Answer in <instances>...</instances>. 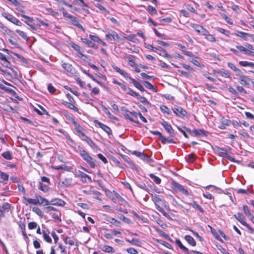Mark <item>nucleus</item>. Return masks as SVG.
Segmentation results:
<instances>
[{"label":"nucleus","instance_id":"nucleus-1","mask_svg":"<svg viewBox=\"0 0 254 254\" xmlns=\"http://www.w3.org/2000/svg\"><path fill=\"white\" fill-rule=\"evenodd\" d=\"M112 67L116 72L119 73L125 78H128L131 81V83L133 84V85L140 91L143 92L145 91V89L143 88V87L138 81L129 76L128 74L126 71L121 69V68H120L119 67L116 65H113Z\"/></svg>","mask_w":254,"mask_h":254},{"label":"nucleus","instance_id":"nucleus-2","mask_svg":"<svg viewBox=\"0 0 254 254\" xmlns=\"http://www.w3.org/2000/svg\"><path fill=\"white\" fill-rule=\"evenodd\" d=\"M245 47L242 46H236V47L237 49L241 52H244L246 55L254 57V48L251 44L246 43L244 44Z\"/></svg>","mask_w":254,"mask_h":254},{"label":"nucleus","instance_id":"nucleus-3","mask_svg":"<svg viewBox=\"0 0 254 254\" xmlns=\"http://www.w3.org/2000/svg\"><path fill=\"white\" fill-rule=\"evenodd\" d=\"M80 155L82 156V158L89 164L91 168H94L95 167L96 160L91 157L85 150H80Z\"/></svg>","mask_w":254,"mask_h":254},{"label":"nucleus","instance_id":"nucleus-4","mask_svg":"<svg viewBox=\"0 0 254 254\" xmlns=\"http://www.w3.org/2000/svg\"><path fill=\"white\" fill-rule=\"evenodd\" d=\"M124 115H125V117L127 119H128L131 122H132L135 123L136 124H139L138 121H135L134 120L135 119L137 118V112H134V111L130 112L127 110H125Z\"/></svg>","mask_w":254,"mask_h":254},{"label":"nucleus","instance_id":"nucleus-5","mask_svg":"<svg viewBox=\"0 0 254 254\" xmlns=\"http://www.w3.org/2000/svg\"><path fill=\"white\" fill-rule=\"evenodd\" d=\"M2 16L7 20L17 26H21L22 25V23L18 19L10 13L4 12L2 13Z\"/></svg>","mask_w":254,"mask_h":254},{"label":"nucleus","instance_id":"nucleus-6","mask_svg":"<svg viewBox=\"0 0 254 254\" xmlns=\"http://www.w3.org/2000/svg\"><path fill=\"white\" fill-rule=\"evenodd\" d=\"M106 34L105 35V37L107 39L109 40H112V39L116 40L118 41H119L121 39L120 37L119 36V35L117 34L116 32L113 30H107L106 31Z\"/></svg>","mask_w":254,"mask_h":254},{"label":"nucleus","instance_id":"nucleus-7","mask_svg":"<svg viewBox=\"0 0 254 254\" xmlns=\"http://www.w3.org/2000/svg\"><path fill=\"white\" fill-rule=\"evenodd\" d=\"M173 112L176 116L183 118L187 116V113L185 109L180 106H176L172 109Z\"/></svg>","mask_w":254,"mask_h":254},{"label":"nucleus","instance_id":"nucleus-8","mask_svg":"<svg viewBox=\"0 0 254 254\" xmlns=\"http://www.w3.org/2000/svg\"><path fill=\"white\" fill-rule=\"evenodd\" d=\"M94 123L95 125H98L100 128H101L105 132H106L109 135H110L112 133V131L110 127L102 124L98 120H95Z\"/></svg>","mask_w":254,"mask_h":254},{"label":"nucleus","instance_id":"nucleus-9","mask_svg":"<svg viewBox=\"0 0 254 254\" xmlns=\"http://www.w3.org/2000/svg\"><path fill=\"white\" fill-rule=\"evenodd\" d=\"M172 185L174 187V189H177L178 190L181 191L184 194H185L186 195H189V193L188 191V190H187L183 187V186H182L181 185L179 184L178 183H177V182H176L175 181H173L172 182Z\"/></svg>","mask_w":254,"mask_h":254},{"label":"nucleus","instance_id":"nucleus-10","mask_svg":"<svg viewBox=\"0 0 254 254\" xmlns=\"http://www.w3.org/2000/svg\"><path fill=\"white\" fill-rule=\"evenodd\" d=\"M217 152L219 156L223 157H225L229 159V160L231 161L232 162H235V159L234 158L230 156V155H229L227 153V151L224 149L219 148L218 149Z\"/></svg>","mask_w":254,"mask_h":254},{"label":"nucleus","instance_id":"nucleus-11","mask_svg":"<svg viewBox=\"0 0 254 254\" xmlns=\"http://www.w3.org/2000/svg\"><path fill=\"white\" fill-rule=\"evenodd\" d=\"M161 125L164 127L166 131L171 136H175V133L174 130L170 125H169L167 122L163 121L161 123Z\"/></svg>","mask_w":254,"mask_h":254},{"label":"nucleus","instance_id":"nucleus-12","mask_svg":"<svg viewBox=\"0 0 254 254\" xmlns=\"http://www.w3.org/2000/svg\"><path fill=\"white\" fill-rule=\"evenodd\" d=\"M239 81L240 84L242 85L246 86H249V83L250 82L252 81V79L247 76L240 75L239 77Z\"/></svg>","mask_w":254,"mask_h":254},{"label":"nucleus","instance_id":"nucleus-13","mask_svg":"<svg viewBox=\"0 0 254 254\" xmlns=\"http://www.w3.org/2000/svg\"><path fill=\"white\" fill-rule=\"evenodd\" d=\"M50 203V204L59 206H64L66 204V202L64 200L59 198H55L51 199Z\"/></svg>","mask_w":254,"mask_h":254},{"label":"nucleus","instance_id":"nucleus-14","mask_svg":"<svg viewBox=\"0 0 254 254\" xmlns=\"http://www.w3.org/2000/svg\"><path fill=\"white\" fill-rule=\"evenodd\" d=\"M70 20V22L73 25L76 26L83 31H85L84 27L79 23L78 20L74 16H72Z\"/></svg>","mask_w":254,"mask_h":254},{"label":"nucleus","instance_id":"nucleus-15","mask_svg":"<svg viewBox=\"0 0 254 254\" xmlns=\"http://www.w3.org/2000/svg\"><path fill=\"white\" fill-rule=\"evenodd\" d=\"M23 199L27 202V203L26 204V205H27L28 203L32 204L33 205H38V203H39L38 195H36L35 198H28L25 196H23Z\"/></svg>","mask_w":254,"mask_h":254},{"label":"nucleus","instance_id":"nucleus-16","mask_svg":"<svg viewBox=\"0 0 254 254\" xmlns=\"http://www.w3.org/2000/svg\"><path fill=\"white\" fill-rule=\"evenodd\" d=\"M72 123L74 126L75 130L78 133L79 136L80 137H81L82 134H84L83 132V127L80 125H79L77 122H76L74 120H73Z\"/></svg>","mask_w":254,"mask_h":254},{"label":"nucleus","instance_id":"nucleus-17","mask_svg":"<svg viewBox=\"0 0 254 254\" xmlns=\"http://www.w3.org/2000/svg\"><path fill=\"white\" fill-rule=\"evenodd\" d=\"M62 66L67 72L73 73L74 69L71 64L62 62Z\"/></svg>","mask_w":254,"mask_h":254},{"label":"nucleus","instance_id":"nucleus-18","mask_svg":"<svg viewBox=\"0 0 254 254\" xmlns=\"http://www.w3.org/2000/svg\"><path fill=\"white\" fill-rule=\"evenodd\" d=\"M192 135L196 136H202L206 135V131L203 129H194L192 130Z\"/></svg>","mask_w":254,"mask_h":254},{"label":"nucleus","instance_id":"nucleus-19","mask_svg":"<svg viewBox=\"0 0 254 254\" xmlns=\"http://www.w3.org/2000/svg\"><path fill=\"white\" fill-rule=\"evenodd\" d=\"M124 58L126 59L128 64L132 67H134L135 65V63L134 61L135 59V57L132 55H126L124 57Z\"/></svg>","mask_w":254,"mask_h":254},{"label":"nucleus","instance_id":"nucleus-20","mask_svg":"<svg viewBox=\"0 0 254 254\" xmlns=\"http://www.w3.org/2000/svg\"><path fill=\"white\" fill-rule=\"evenodd\" d=\"M234 217L243 225L246 223L245 221V217L241 213L239 212L235 214Z\"/></svg>","mask_w":254,"mask_h":254},{"label":"nucleus","instance_id":"nucleus-21","mask_svg":"<svg viewBox=\"0 0 254 254\" xmlns=\"http://www.w3.org/2000/svg\"><path fill=\"white\" fill-rule=\"evenodd\" d=\"M100 249L105 253H112L115 252V250L113 248L107 245H101Z\"/></svg>","mask_w":254,"mask_h":254},{"label":"nucleus","instance_id":"nucleus-22","mask_svg":"<svg viewBox=\"0 0 254 254\" xmlns=\"http://www.w3.org/2000/svg\"><path fill=\"white\" fill-rule=\"evenodd\" d=\"M176 244L178 246V247L185 253L187 254H190L189 251L187 248L185 247L181 243V242L178 239H176L175 241Z\"/></svg>","mask_w":254,"mask_h":254},{"label":"nucleus","instance_id":"nucleus-23","mask_svg":"<svg viewBox=\"0 0 254 254\" xmlns=\"http://www.w3.org/2000/svg\"><path fill=\"white\" fill-rule=\"evenodd\" d=\"M81 137L82 140L85 141L91 147L93 148L95 146V143L93 141L85 134H82Z\"/></svg>","mask_w":254,"mask_h":254},{"label":"nucleus","instance_id":"nucleus-24","mask_svg":"<svg viewBox=\"0 0 254 254\" xmlns=\"http://www.w3.org/2000/svg\"><path fill=\"white\" fill-rule=\"evenodd\" d=\"M188 204L189 205L191 206L193 208L198 210L200 212H201V213L204 212L203 209L195 201H193L189 203Z\"/></svg>","mask_w":254,"mask_h":254},{"label":"nucleus","instance_id":"nucleus-25","mask_svg":"<svg viewBox=\"0 0 254 254\" xmlns=\"http://www.w3.org/2000/svg\"><path fill=\"white\" fill-rule=\"evenodd\" d=\"M50 214L52 216L53 219L58 220L59 222H61L62 221V219L61 218V213L58 210H57L56 211L53 213H50Z\"/></svg>","mask_w":254,"mask_h":254},{"label":"nucleus","instance_id":"nucleus-26","mask_svg":"<svg viewBox=\"0 0 254 254\" xmlns=\"http://www.w3.org/2000/svg\"><path fill=\"white\" fill-rule=\"evenodd\" d=\"M190 26L193 28L198 33L200 34L201 31H203V29L204 28L203 26L195 23H191L190 24Z\"/></svg>","mask_w":254,"mask_h":254},{"label":"nucleus","instance_id":"nucleus-27","mask_svg":"<svg viewBox=\"0 0 254 254\" xmlns=\"http://www.w3.org/2000/svg\"><path fill=\"white\" fill-rule=\"evenodd\" d=\"M42 234L44 240L48 243H51L52 242V239L51 238L49 233H48L45 230L42 231Z\"/></svg>","mask_w":254,"mask_h":254},{"label":"nucleus","instance_id":"nucleus-28","mask_svg":"<svg viewBox=\"0 0 254 254\" xmlns=\"http://www.w3.org/2000/svg\"><path fill=\"white\" fill-rule=\"evenodd\" d=\"M38 198L39 201L38 205H49L50 204V201L42 197L41 196L38 195Z\"/></svg>","mask_w":254,"mask_h":254},{"label":"nucleus","instance_id":"nucleus-29","mask_svg":"<svg viewBox=\"0 0 254 254\" xmlns=\"http://www.w3.org/2000/svg\"><path fill=\"white\" fill-rule=\"evenodd\" d=\"M185 239L187 242L192 246H195L196 245V242L195 240L190 235H186L185 237Z\"/></svg>","mask_w":254,"mask_h":254},{"label":"nucleus","instance_id":"nucleus-30","mask_svg":"<svg viewBox=\"0 0 254 254\" xmlns=\"http://www.w3.org/2000/svg\"><path fill=\"white\" fill-rule=\"evenodd\" d=\"M64 105L67 108L71 109L75 112H78V109L72 103V102L68 103L67 102H64Z\"/></svg>","mask_w":254,"mask_h":254},{"label":"nucleus","instance_id":"nucleus-31","mask_svg":"<svg viewBox=\"0 0 254 254\" xmlns=\"http://www.w3.org/2000/svg\"><path fill=\"white\" fill-rule=\"evenodd\" d=\"M1 156L5 159L10 160L12 159V153L10 151H6L1 154Z\"/></svg>","mask_w":254,"mask_h":254},{"label":"nucleus","instance_id":"nucleus-32","mask_svg":"<svg viewBox=\"0 0 254 254\" xmlns=\"http://www.w3.org/2000/svg\"><path fill=\"white\" fill-rule=\"evenodd\" d=\"M239 64L242 66L245 67H250L251 68H254V63L252 62H249L247 61H240L239 63Z\"/></svg>","mask_w":254,"mask_h":254},{"label":"nucleus","instance_id":"nucleus-33","mask_svg":"<svg viewBox=\"0 0 254 254\" xmlns=\"http://www.w3.org/2000/svg\"><path fill=\"white\" fill-rule=\"evenodd\" d=\"M237 36L243 38L245 40H248L247 36H249L250 34L245 33L242 31H237V32L235 34Z\"/></svg>","mask_w":254,"mask_h":254},{"label":"nucleus","instance_id":"nucleus-34","mask_svg":"<svg viewBox=\"0 0 254 254\" xmlns=\"http://www.w3.org/2000/svg\"><path fill=\"white\" fill-rule=\"evenodd\" d=\"M61 183L63 185L69 187L72 185V178H64Z\"/></svg>","mask_w":254,"mask_h":254},{"label":"nucleus","instance_id":"nucleus-35","mask_svg":"<svg viewBox=\"0 0 254 254\" xmlns=\"http://www.w3.org/2000/svg\"><path fill=\"white\" fill-rule=\"evenodd\" d=\"M126 241L132 245L137 246H140L141 245V243L139 240L134 238H132L131 240L126 239Z\"/></svg>","mask_w":254,"mask_h":254},{"label":"nucleus","instance_id":"nucleus-36","mask_svg":"<svg viewBox=\"0 0 254 254\" xmlns=\"http://www.w3.org/2000/svg\"><path fill=\"white\" fill-rule=\"evenodd\" d=\"M55 168L57 170H64L67 171H71L72 169V167L65 165L58 166L56 167Z\"/></svg>","mask_w":254,"mask_h":254},{"label":"nucleus","instance_id":"nucleus-37","mask_svg":"<svg viewBox=\"0 0 254 254\" xmlns=\"http://www.w3.org/2000/svg\"><path fill=\"white\" fill-rule=\"evenodd\" d=\"M77 177L81 179V181L82 183H86L87 182V181H86L87 174H86L79 171V174L77 176Z\"/></svg>","mask_w":254,"mask_h":254},{"label":"nucleus","instance_id":"nucleus-38","mask_svg":"<svg viewBox=\"0 0 254 254\" xmlns=\"http://www.w3.org/2000/svg\"><path fill=\"white\" fill-rule=\"evenodd\" d=\"M161 141V142L163 144L175 143V141L173 139L168 137H165L164 135L162 136Z\"/></svg>","mask_w":254,"mask_h":254},{"label":"nucleus","instance_id":"nucleus-39","mask_svg":"<svg viewBox=\"0 0 254 254\" xmlns=\"http://www.w3.org/2000/svg\"><path fill=\"white\" fill-rule=\"evenodd\" d=\"M102 108L104 111V112L108 116V117L111 119H115L116 118L114 116H113L108 110V109L105 107L104 106H102Z\"/></svg>","mask_w":254,"mask_h":254},{"label":"nucleus","instance_id":"nucleus-40","mask_svg":"<svg viewBox=\"0 0 254 254\" xmlns=\"http://www.w3.org/2000/svg\"><path fill=\"white\" fill-rule=\"evenodd\" d=\"M81 41L90 47H93L95 45L91 41L86 38H81Z\"/></svg>","mask_w":254,"mask_h":254},{"label":"nucleus","instance_id":"nucleus-41","mask_svg":"<svg viewBox=\"0 0 254 254\" xmlns=\"http://www.w3.org/2000/svg\"><path fill=\"white\" fill-rule=\"evenodd\" d=\"M143 84L146 88L150 89V90H152L154 92H157V90L153 87L152 84H151L150 82H149L148 81H144Z\"/></svg>","mask_w":254,"mask_h":254},{"label":"nucleus","instance_id":"nucleus-42","mask_svg":"<svg viewBox=\"0 0 254 254\" xmlns=\"http://www.w3.org/2000/svg\"><path fill=\"white\" fill-rule=\"evenodd\" d=\"M32 211L38 216L41 217L43 216V212L39 208L37 207H34L32 208Z\"/></svg>","mask_w":254,"mask_h":254},{"label":"nucleus","instance_id":"nucleus-43","mask_svg":"<svg viewBox=\"0 0 254 254\" xmlns=\"http://www.w3.org/2000/svg\"><path fill=\"white\" fill-rule=\"evenodd\" d=\"M152 200L155 202V204H163V202L162 199L159 197L157 195H155L152 196Z\"/></svg>","mask_w":254,"mask_h":254},{"label":"nucleus","instance_id":"nucleus-44","mask_svg":"<svg viewBox=\"0 0 254 254\" xmlns=\"http://www.w3.org/2000/svg\"><path fill=\"white\" fill-rule=\"evenodd\" d=\"M38 188L44 192L48 191V187L47 185L43 184L41 182L39 183Z\"/></svg>","mask_w":254,"mask_h":254},{"label":"nucleus","instance_id":"nucleus-45","mask_svg":"<svg viewBox=\"0 0 254 254\" xmlns=\"http://www.w3.org/2000/svg\"><path fill=\"white\" fill-rule=\"evenodd\" d=\"M149 177L152 179L154 181V182L157 184H160L161 182V179L158 177L157 176H156L155 175H154V174H149Z\"/></svg>","mask_w":254,"mask_h":254},{"label":"nucleus","instance_id":"nucleus-46","mask_svg":"<svg viewBox=\"0 0 254 254\" xmlns=\"http://www.w3.org/2000/svg\"><path fill=\"white\" fill-rule=\"evenodd\" d=\"M15 31L20 36H21L24 39H26V40L28 39L27 34L25 32L22 31L20 30H18V29L16 30Z\"/></svg>","mask_w":254,"mask_h":254},{"label":"nucleus","instance_id":"nucleus-47","mask_svg":"<svg viewBox=\"0 0 254 254\" xmlns=\"http://www.w3.org/2000/svg\"><path fill=\"white\" fill-rule=\"evenodd\" d=\"M216 30L217 31L224 34L225 35H226L228 37L230 36V32L229 31L226 30L224 29H223V28H220V27L217 28Z\"/></svg>","mask_w":254,"mask_h":254},{"label":"nucleus","instance_id":"nucleus-48","mask_svg":"<svg viewBox=\"0 0 254 254\" xmlns=\"http://www.w3.org/2000/svg\"><path fill=\"white\" fill-rule=\"evenodd\" d=\"M213 235L214 236L216 239L217 240L223 242L222 239L221 238L220 235H219V231H217L215 229V230H212L211 232Z\"/></svg>","mask_w":254,"mask_h":254},{"label":"nucleus","instance_id":"nucleus-49","mask_svg":"<svg viewBox=\"0 0 254 254\" xmlns=\"http://www.w3.org/2000/svg\"><path fill=\"white\" fill-rule=\"evenodd\" d=\"M70 46L75 51L78 52L82 51V49L77 44L72 42L70 44Z\"/></svg>","mask_w":254,"mask_h":254},{"label":"nucleus","instance_id":"nucleus-50","mask_svg":"<svg viewBox=\"0 0 254 254\" xmlns=\"http://www.w3.org/2000/svg\"><path fill=\"white\" fill-rule=\"evenodd\" d=\"M108 221L113 224V225H115L116 226H119L120 224H121V222L117 220V219L113 218H110Z\"/></svg>","mask_w":254,"mask_h":254},{"label":"nucleus","instance_id":"nucleus-51","mask_svg":"<svg viewBox=\"0 0 254 254\" xmlns=\"http://www.w3.org/2000/svg\"><path fill=\"white\" fill-rule=\"evenodd\" d=\"M123 36L124 38H125L126 39H127L129 41H133V40L135 39V35L133 34H130V35H127L125 34H123Z\"/></svg>","mask_w":254,"mask_h":254},{"label":"nucleus","instance_id":"nucleus-52","mask_svg":"<svg viewBox=\"0 0 254 254\" xmlns=\"http://www.w3.org/2000/svg\"><path fill=\"white\" fill-rule=\"evenodd\" d=\"M243 208L245 215L247 216L248 217H251V213L250 212L248 206L247 205H244L243 206Z\"/></svg>","mask_w":254,"mask_h":254},{"label":"nucleus","instance_id":"nucleus-53","mask_svg":"<svg viewBox=\"0 0 254 254\" xmlns=\"http://www.w3.org/2000/svg\"><path fill=\"white\" fill-rule=\"evenodd\" d=\"M147 11L151 14H156V9L151 5H148L147 8Z\"/></svg>","mask_w":254,"mask_h":254},{"label":"nucleus","instance_id":"nucleus-54","mask_svg":"<svg viewBox=\"0 0 254 254\" xmlns=\"http://www.w3.org/2000/svg\"><path fill=\"white\" fill-rule=\"evenodd\" d=\"M64 242L66 244H68L70 246H73L74 245V242L73 240L67 237L64 239Z\"/></svg>","mask_w":254,"mask_h":254},{"label":"nucleus","instance_id":"nucleus-55","mask_svg":"<svg viewBox=\"0 0 254 254\" xmlns=\"http://www.w3.org/2000/svg\"><path fill=\"white\" fill-rule=\"evenodd\" d=\"M160 109L163 113L168 115H169L170 113L169 109L165 105L161 106Z\"/></svg>","mask_w":254,"mask_h":254},{"label":"nucleus","instance_id":"nucleus-56","mask_svg":"<svg viewBox=\"0 0 254 254\" xmlns=\"http://www.w3.org/2000/svg\"><path fill=\"white\" fill-rule=\"evenodd\" d=\"M127 94L133 96V97H136L137 98H139L138 94L131 89H128Z\"/></svg>","mask_w":254,"mask_h":254},{"label":"nucleus","instance_id":"nucleus-57","mask_svg":"<svg viewBox=\"0 0 254 254\" xmlns=\"http://www.w3.org/2000/svg\"><path fill=\"white\" fill-rule=\"evenodd\" d=\"M220 73L222 75H225L228 78H230L231 77V74L228 70L223 69L220 71Z\"/></svg>","mask_w":254,"mask_h":254},{"label":"nucleus","instance_id":"nucleus-58","mask_svg":"<svg viewBox=\"0 0 254 254\" xmlns=\"http://www.w3.org/2000/svg\"><path fill=\"white\" fill-rule=\"evenodd\" d=\"M113 83L119 85L124 91L127 90V88L126 87V86L123 84L121 83V82L115 80L113 81Z\"/></svg>","mask_w":254,"mask_h":254},{"label":"nucleus","instance_id":"nucleus-59","mask_svg":"<svg viewBox=\"0 0 254 254\" xmlns=\"http://www.w3.org/2000/svg\"><path fill=\"white\" fill-rule=\"evenodd\" d=\"M127 251L129 254H137V251L133 248H129L127 249Z\"/></svg>","mask_w":254,"mask_h":254},{"label":"nucleus","instance_id":"nucleus-60","mask_svg":"<svg viewBox=\"0 0 254 254\" xmlns=\"http://www.w3.org/2000/svg\"><path fill=\"white\" fill-rule=\"evenodd\" d=\"M207 41L215 42L216 41L215 38L211 34H209L207 37L205 38Z\"/></svg>","mask_w":254,"mask_h":254},{"label":"nucleus","instance_id":"nucleus-61","mask_svg":"<svg viewBox=\"0 0 254 254\" xmlns=\"http://www.w3.org/2000/svg\"><path fill=\"white\" fill-rule=\"evenodd\" d=\"M37 226V224L35 222H31L28 223V227L30 230L35 229Z\"/></svg>","mask_w":254,"mask_h":254},{"label":"nucleus","instance_id":"nucleus-62","mask_svg":"<svg viewBox=\"0 0 254 254\" xmlns=\"http://www.w3.org/2000/svg\"><path fill=\"white\" fill-rule=\"evenodd\" d=\"M222 17L226 20V21L229 24L232 25L233 22L231 21V19L227 15L223 14L222 15Z\"/></svg>","mask_w":254,"mask_h":254},{"label":"nucleus","instance_id":"nucleus-63","mask_svg":"<svg viewBox=\"0 0 254 254\" xmlns=\"http://www.w3.org/2000/svg\"><path fill=\"white\" fill-rule=\"evenodd\" d=\"M89 38L91 41L94 42H99V41H101V39L95 35H89Z\"/></svg>","mask_w":254,"mask_h":254},{"label":"nucleus","instance_id":"nucleus-64","mask_svg":"<svg viewBox=\"0 0 254 254\" xmlns=\"http://www.w3.org/2000/svg\"><path fill=\"white\" fill-rule=\"evenodd\" d=\"M95 6L97 8H98L100 10H102V11H104L105 12H106L107 13L109 14V11L106 9V8L105 7H104V6H103L102 5L97 3V4H96L95 5Z\"/></svg>","mask_w":254,"mask_h":254}]
</instances>
